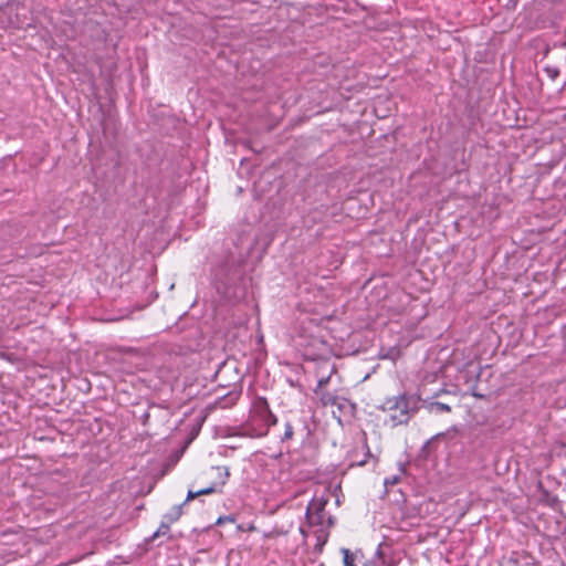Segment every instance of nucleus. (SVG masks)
I'll use <instances>...</instances> for the list:
<instances>
[{
	"label": "nucleus",
	"mask_w": 566,
	"mask_h": 566,
	"mask_svg": "<svg viewBox=\"0 0 566 566\" xmlns=\"http://www.w3.org/2000/svg\"><path fill=\"white\" fill-rule=\"evenodd\" d=\"M429 410L430 412H451V407L443 402H432Z\"/></svg>",
	"instance_id": "0eeeda50"
},
{
	"label": "nucleus",
	"mask_w": 566,
	"mask_h": 566,
	"mask_svg": "<svg viewBox=\"0 0 566 566\" xmlns=\"http://www.w3.org/2000/svg\"><path fill=\"white\" fill-rule=\"evenodd\" d=\"M298 531H300V534L302 535L303 543H306V539L308 537V531L306 530L305 526H300Z\"/></svg>",
	"instance_id": "9b49d317"
},
{
	"label": "nucleus",
	"mask_w": 566,
	"mask_h": 566,
	"mask_svg": "<svg viewBox=\"0 0 566 566\" xmlns=\"http://www.w3.org/2000/svg\"><path fill=\"white\" fill-rule=\"evenodd\" d=\"M327 528L328 527H319L317 531H315V535H316L315 551H317L318 553L323 552V548L328 541L329 533H328Z\"/></svg>",
	"instance_id": "39448f33"
},
{
	"label": "nucleus",
	"mask_w": 566,
	"mask_h": 566,
	"mask_svg": "<svg viewBox=\"0 0 566 566\" xmlns=\"http://www.w3.org/2000/svg\"><path fill=\"white\" fill-rule=\"evenodd\" d=\"M255 410L262 421L268 426H273L276 423V418L270 410L269 403L265 399H259L255 403Z\"/></svg>",
	"instance_id": "7ed1b4c3"
},
{
	"label": "nucleus",
	"mask_w": 566,
	"mask_h": 566,
	"mask_svg": "<svg viewBox=\"0 0 566 566\" xmlns=\"http://www.w3.org/2000/svg\"><path fill=\"white\" fill-rule=\"evenodd\" d=\"M296 548H297V545L296 544H293L291 545V547H286V551L289 553H295L296 552Z\"/></svg>",
	"instance_id": "f8f14e48"
},
{
	"label": "nucleus",
	"mask_w": 566,
	"mask_h": 566,
	"mask_svg": "<svg viewBox=\"0 0 566 566\" xmlns=\"http://www.w3.org/2000/svg\"><path fill=\"white\" fill-rule=\"evenodd\" d=\"M293 524L290 523L287 526L281 525L273 527L270 532L264 533V537L269 539H277L280 537H285L289 535L292 530Z\"/></svg>",
	"instance_id": "20e7f679"
},
{
	"label": "nucleus",
	"mask_w": 566,
	"mask_h": 566,
	"mask_svg": "<svg viewBox=\"0 0 566 566\" xmlns=\"http://www.w3.org/2000/svg\"><path fill=\"white\" fill-rule=\"evenodd\" d=\"M328 500L323 497L313 499L306 506V526L312 527H331L333 520L331 516H326L325 507Z\"/></svg>",
	"instance_id": "f03ea898"
},
{
	"label": "nucleus",
	"mask_w": 566,
	"mask_h": 566,
	"mask_svg": "<svg viewBox=\"0 0 566 566\" xmlns=\"http://www.w3.org/2000/svg\"><path fill=\"white\" fill-rule=\"evenodd\" d=\"M229 475L230 473L227 467H211L202 473V478L207 480V483L197 491L189 490L186 502L192 501L200 495H210L220 491L226 485Z\"/></svg>",
	"instance_id": "f257e3e1"
},
{
	"label": "nucleus",
	"mask_w": 566,
	"mask_h": 566,
	"mask_svg": "<svg viewBox=\"0 0 566 566\" xmlns=\"http://www.w3.org/2000/svg\"><path fill=\"white\" fill-rule=\"evenodd\" d=\"M316 395L319 397V400L324 406H334L336 403V396L332 392L323 389Z\"/></svg>",
	"instance_id": "423d86ee"
},
{
	"label": "nucleus",
	"mask_w": 566,
	"mask_h": 566,
	"mask_svg": "<svg viewBox=\"0 0 566 566\" xmlns=\"http://www.w3.org/2000/svg\"><path fill=\"white\" fill-rule=\"evenodd\" d=\"M234 522V517L230 516V515H227V516H220L218 520H217V525H221V524H224V523H233Z\"/></svg>",
	"instance_id": "9d476101"
},
{
	"label": "nucleus",
	"mask_w": 566,
	"mask_h": 566,
	"mask_svg": "<svg viewBox=\"0 0 566 566\" xmlns=\"http://www.w3.org/2000/svg\"><path fill=\"white\" fill-rule=\"evenodd\" d=\"M342 553H343V557H344L343 560H344L345 566H355L354 554H352L350 551L347 548H343Z\"/></svg>",
	"instance_id": "6e6552de"
},
{
	"label": "nucleus",
	"mask_w": 566,
	"mask_h": 566,
	"mask_svg": "<svg viewBox=\"0 0 566 566\" xmlns=\"http://www.w3.org/2000/svg\"><path fill=\"white\" fill-rule=\"evenodd\" d=\"M329 378H331V377H329V376H327V377H325V378H321V379L318 380V382H317V387H316V389H315V394H318V392H319V390H323V389H324V387L328 384Z\"/></svg>",
	"instance_id": "1a4fd4ad"
}]
</instances>
